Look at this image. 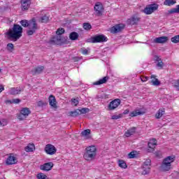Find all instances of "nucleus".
Masks as SVG:
<instances>
[{
	"label": "nucleus",
	"instance_id": "nucleus-1",
	"mask_svg": "<svg viewBox=\"0 0 179 179\" xmlns=\"http://www.w3.org/2000/svg\"><path fill=\"white\" fill-rule=\"evenodd\" d=\"M20 24L23 27H28V30L27 31V36H33L37 30H38V25H37V22L36 19L33 18L29 21L27 20H22L20 21Z\"/></svg>",
	"mask_w": 179,
	"mask_h": 179
},
{
	"label": "nucleus",
	"instance_id": "nucleus-2",
	"mask_svg": "<svg viewBox=\"0 0 179 179\" xmlns=\"http://www.w3.org/2000/svg\"><path fill=\"white\" fill-rule=\"evenodd\" d=\"M23 34V27L17 24H14L12 29L7 32L9 38H13L14 41H17Z\"/></svg>",
	"mask_w": 179,
	"mask_h": 179
},
{
	"label": "nucleus",
	"instance_id": "nucleus-3",
	"mask_svg": "<svg viewBox=\"0 0 179 179\" xmlns=\"http://www.w3.org/2000/svg\"><path fill=\"white\" fill-rule=\"evenodd\" d=\"M96 155L97 148H96V146L91 145L85 148L84 159L87 160V162H92V160H94Z\"/></svg>",
	"mask_w": 179,
	"mask_h": 179
},
{
	"label": "nucleus",
	"instance_id": "nucleus-4",
	"mask_svg": "<svg viewBox=\"0 0 179 179\" xmlns=\"http://www.w3.org/2000/svg\"><path fill=\"white\" fill-rule=\"evenodd\" d=\"M174 160H176V157L174 155L164 158L160 166L161 171H169V170L171 169V163H173Z\"/></svg>",
	"mask_w": 179,
	"mask_h": 179
},
{
	"label": "nucleus",
	"instance_id": "nucleus-5",
	"mask_svg": "<svg viewBox=\"0 0 179 179\" xmlns=\"http://www.w3.org/2000/svg\"><path fill=\"white\" fill-rule=\"evenodd\" d=\"M66 38H64L61 35H56L50 40L49 43L52 45L55 44L57 45H59L60 44H64L66 43Z\"/></svg>",
	"mask_w": 179,
	"mask_h": 179
},
{
	"label": "nucleus",
	"instance_id": "nucleus-6",
	"mask_svg": "<svg viewBox=\"0 0 179 179\" xmlns=\"http://www.w3.org/2000/svg\"><path fill=\"white\" fill-rule=\"evenodd\" d=\"M31 111L29 108H22L20 112V114L17 115V118L20 120V121H23V120H26L27 117H29Z\"/></svg>",
	"mask_w": 179,
	"mask_h": 179
},
{
	"label": "nucleus",
	"instance_id": "nucleus-7",
	"mask_svg": "<svg viewBox=\"0 0 179 179\" xmlns=\"http://www.w3.org/2000/svg\"><path fill=\"white\" fill-rule=\"evenodd\" d=\"M157 9H159V5L156 3H153V4L147 6L144 8L143 12L145 13V15H152V13H153V12H155V10H157Z\"/></svg>",
	"mask_w": 179,
	"mask_h": 179
},
{
	"label": "nucleus",
	"instance_id": "nucleus-8",
	"mask_svg": "<svg viewBox=\"0 0 179 179\" xmlns=\"http://www.w3.org/2000/svg\"><path fill=\"white\" fill-rule=\"evenodd\" d=\"M107 41V37L104 35H96L91 38L90 43H104Z\"/></svg>",
	"mask_w": 179,
	"mask_h": 179
},
{
	"label": "nucleus",
	"instance_id": "nucleus-9",
	"mask_svg": "<svg viewBox=\"0 0 179 179\" xmlns=\"http://www.w3.org/2000/svg\"><path fill=\"white\" fill-rule=\"evenodd\" d=\"M125 27V25L123 24H117L110 28V33L115 34L117 33H120L122 31Z\"/></svg>",
	"mask_w": 179,
	"mask_h": 179
},
{
	"label": "nucleus",
	"instance_id": "nucleus-10",
	"mask_svg": "<svg viewBox=\"0 0 179 179\" xmlns=\"http://www.w3.org/2000/svg\"><path fill=\"white\" fill-rule=\"evenodd\" d=\"M120 104H121V100L116 99L110 102L108 106V110H109V111H113V110H115Z\"/></svg>",
	"mask_w": 179,
	"mask_h": 179
},
{
	"label": "nucleus",
	"instance_id": "nucleus-11",
	"mask_svg": "<svg viewBox=\"0 0 179 179\" xmlns=\"http://www.w3.org/2000/svg\"><path fill=\"white\" fill-rule=\"evenodd\" d=\"M94 10H95L96 16H101L103 15V10H104L103 4L101 3H96L94 7Z\"/></svg>",
	"mask_w": 179,
	"mask_h": 179
},
{
	"label": "nucleus",
	"instance_id": "nucleus-12",
	"mask_svg": "<svg viewBox=\"0 0 179 179\" xmlns=\"http://www.w3.org/2000/svg\"><path fill=\"white\" fill-rule=\"evenodd\" d=\"M45 152L47 155H55V153H57V148H55V146L53 145L48 144L45 145Z\"/></svg>",
	"mask_w": 179,
	"mask_h": 179
},
{
	"label": "nucleus",
	"instance_id": "nucleus-13",
	"mask_svg": "<svg viewBox=\"0 0 179 179\" xmlns=\"http://www.w3.org/2000/svg\"><path fill=\"white\" fill-rule=\"evenodd\" d=\"M152 163V161L150 159H146L145 162H144V164L143 166V174L146 175L148 174L149 171H150V164Z\"/></svg>",
	"mask_w": 179,
	"mask_h": 179
},
{
	"label": "nucleus",
	"instance_id": "nucleus-14",
	"mask_svg": "<svg viewBox=\"0 0 179 179\" xmlns=\"http://www.w3.org/2000/svg\"><path fill=\"white\" fill-rule=\"evenodd\" d=\"M157 145V141L155 138H152L148 142V152L150 153L151 152H155V148H156V145Z\"/></svg>",
	"mask_w": 179,
	"mask_h": 179
},
{
	"label": "nucleus",
	"instance_id": "nucleus-15",
	"mask_svg": "<svg viewBox=\"0 0 179 179\" xmlns=\"http://www.w3.org/2000/svg\"><path fill=\"white\" fill-rule=\"evenodd\" d=\"M30 5H31V0H21L22 10H29Z\"/></svg>",
	"mask_w": 179,
	"mask_h": 179
},
{
	"label": "nucleus",
	"instance_id": "nucleus-16",
	"mask_svg": "<svg viewBox=\"0 0 179 179\" xmlns=\"http://www.w3.org/2000/svg\"><path fill=\"white\" fill-rule=\"evenodd\" d=\"M167 41H169V37L160 36L155 38L153 41V43H155L156 44H164V43H167Z\"/></svg>",
	"mask_w": 179,
	"mask_h": 179
},
{
	"label": "nucleus",
	"instance_id": "nucleus-17",
	"mask_svg": "<svg viewBox=\"0 0 179 179\" xmlns=\"http://www.w3.org/2000/svg\"><path fill=\"white\" fill-rule=\"evenodd\" d=\"M52 167H54V164L52 162L45 163L43 165H41V170H43V171H50L52 170Z\"/></svg>",
	"mask_w": 179,
	"mask_h": 179
},
{
	"label": "nucleus",
	"instance_id": "nucleus-18",
	"mask_svg": "<svg viewBox=\"0 0 179 179\" xmlns=\"http://www.w3.org/2000/svg\"><path fill=\"white\" fill-rule=\"evenodd\" d=\"M17 163V159L15 158V157L12 156L10 155L6 159V164L7 166H10L12 164H16Z\"/></svg>",
	"mask_w": 179,
	"mask_h": 179
},
{
	"label": "nucleus",
	"instance_id": "nucleus-19",
	"mask_svg": "<svg viewBox=\"0 0 179 179\" xmlns=\"http://www.w3.org/2000/svg\"><path fill=\"white\" fill-rule=\"evenodd\" d=\"M140 18L136 15H133L131 18L127 20V24H138Z\"/></svg>",
	"mask_w": 179,
	"mask_h": 179
},
{
	"label": "nucleus",
	"instance_id": "nucleus-20",
	"mask_svg": "<svg viewBox=\"0 0 179 179\" xmlns=\"http://www.w3.org/2000/svg\"><path fill=\"white\" fill-rule=\"evenodd\" d=\"M44 71L43 66H38L31 71L32 75H38Z\"/></svg>",
	"mask_w": 179,
	"mask_h": 179
},
{
	"label": "nucleus",
	"instance_id": "nucleus-21",
	"mask_svg": "<svg viewBox=\"0 0 179 179\" xmlns=\"http://www.w3.org/2000/svg\"><path fill=\"white\" fill-rule=\"evenodd\" d=\"M49 104L53 108H57V99H55V96L53 95L49 96Z\"/></svg>",
	"mask_w": 179,
	"mask_h": 179
},
{
	"label": "nucleus",
	"instance_id": "nucleus-22",
	"mask_svg": "<svg viewBox=\"0 0 179 179\" xmlns=\"http://www.w3.org/2000/svg\"><path fill=\"white\" fill-rule=\"evenodd\" d=\"M107 80H108V76H105L103 78L100 79L99 80L94 82L93 85H94V86H98L99 85H103L104 83H106Z\"/></svg>",
	"mask_w": 179,
	"mask_h": 179
},
{
	"label": "nucleus",
	"instance_id": "nucleus-23",
	"mask_svg": "<svg viewBox=\"0 0 179 179\" xmlns=\"http://www.w3.org/2000/svg\"><path fill=\"white\" fill-rule=\"evenodd\" d=\"M135 132H136V128L132 127L124 133V136H126L127 138H129V136L134 135Z\"/></svg>",
	"mask_w": 179,
	"mask_h": 179
},
{
	"label": "nucleus",
	"instance_id": "nucleus-24",
	"mask_svg": "<svg viewBox=\"0 0 179 179\" xmlns=\"http://www.w3.org/2000/svg\"><path fill=\"white\" fill-rule=\"evenodd\" d=\"M69 38H70V40L75 41L78 38H79V34H78V32L73 31L69 34Z\"/></svg>",
	"mask_w": 179,
	"mask_h": 179
},
{
	"label": "nucleus",
	"instance_id": "nucleus-25",
	"mask_svg": "<svg viewBox=\"0 0 179 179\" xmlns=\"http://www.w3.org/2000/svg\"><path fill=\"white\" fill-rule=\"evenodd\" d=\"M166 113V110H164V108L163 109H159L157 113H156L155 115V117L157 119V120H159V118L161 117H163V115H164V114Z\"/></svg>",
	"mask_w": 179,
	"mask_h": 179
},
{
	"label": "nucleus",
	"instance_id": "nucleus-26",
	"mask_svg": "<svg viewBox=\"0 0 179 179\" xmlns=\"http://www.w3.org/2000/svg\"><path fill=\"white\" fill-rule=\"evenodd\" d=\"M22 90L18 87H13L10 90V94L15 95V94H19Z\"/></svg>",
	"mask_w": 179,
	"mask_h": 179
},
{
	"label": "nucleus",
	"instance_id": "nucleus-27",
	"mask_svg": "<svg viewBox=\"0 0 179 179\" xmlns=\"http://www.w3.org/2000/svg\"><path fill=\"white\" fill-rule=\"evenodd\" d=\"M175 3H177L176 0H165L164 2V5L166 6H173Z\"/></svg>",
	"mask_w": 179,
	"mask_h": 179
},
{
	"label": "nucleus",
	"instance_id": "nucleus-28",
	"mask_svg": "<svg viewBox=\"0 0 179 179\" xmlns=\"http://www.w3.org/2000/svg\"><path fill=\"white\" fill-rule=\"evenodd\" d=\"M36 149L34 144H29L27 147H25V152H33Z\"/></svg>",
	"mask_w": 179,
	"mask_h": 179
},
{
	"label": "nucleus",
	"instance_id": "nucleus-29",
	"mask_svg": "<svg viewBox=\"0 0 179 179\" xmlns=\"http://www.w3.org/2000/svg\"><path fill=\"white\" fill-rule=\"evenodd\" d=\"M142 112L139 111V110H134L133 112L130 113V117H138V115H142Z\"/></svg>",
	"mask_w": 179,
	"mask_h": 179
},
{
	"label": "nucleus",
	"instance_id": "nucleus-30",
	"mask_svg": "<svg viewBox=\"0 0 179 179\" xmlns=\"http://www.w3.org/2000/svg\"><path fill=\"white\" fill-rule=\"evenodd\" d=\"M69 114V117H78V115H80L79 113V109H76L74 111H70Z\"/></svg>",
	"mask_w": 179,
	"mask_h": 179
},
{
	"label": "nucleus",
	"instance_id": "nucleus-31",
	"mask_svg": "<svg viewBox=\"0 0 179 179\" xmlns=\"http://www.w3.org/2000/svg\"><path fill=\"white\" fill-rule=\"evenodd\" d=\"M169 13H179V5L176 6V8H173L169 11Z\"/></svg>",
	"mask_w": 179,
	"mask_h": 179
},
{
	"label": "nucleus",
	"instance_id": "nucleus-32",
	"mask_svg": "<svg viewBox=\"0 0 179 179\" xmlns=\"http://www.w3.org/2000/svg\"><path fill=\"white\" fill-rule=\"evenodd\" d=\"M119 167H121V169H127V163H125V161L124 160H119Z\"/></svg>",
	"mask_w": 179,
	"mask_h": 179
},
{
	"label": "nucleus",
	"instance_id": "nucleus-33",
	"mask_svg": "<svg viewBox=\"0 0 179 179\" xmlns=\"http://www.w3.org/2000/svg\"><path fill=\"white\" fill-rule=\"evenodd\" d=\"M83 29L84 30H87V31L91 30L92 24H90V23H88V22H85L83 24Z\"/></svg>",
	"mask_w": 179,
	"mask_h": 179
},
{
	"label": "nucleus",
	"instance_id": "nucleus-34",
	"mask_svg": "<svg viewBox=\"0 0 179 179\" xmlns=\"http://www.w3.org/2000/svg\"><path fill=\"white\" fill-rule=\"evenodd\" d=\"M90 111V109L87 108H83L81 109H79V113L80 114H86L87 113H89Z\"/></svg>",
	"mask_w": 179,
	"mask_h": 179
},
{
	"label": "nucleus",
	"instance_id": "nucleus-35",
	"mask_svg": "<svg viewBox=\"0 0 179 179\" xmlns=\"http://www.w3.org/2000/svg\"><path fill=\"white\" fill-rule=\"evenodd\" d=\"M171 41H172L174 44H177V43H179V35L172 37L171 38Z\"/></svg>",
	"mask_w": 179,
	"mask_h": 179
},
{
	"label": "nucleus",
	"instance_id": "nucleus-36",
	"mask_svg": "<svg viewBox=\"0 0 179 179\" xmlns=\"http://www.w3.org/2000/svg\"><path fill=\"white\" fill-rule=\"evenodd\" d=\"M50 20V17L47 15H44L41 18V23H47Z\"/></svg>",
	"mask_w": 179,
	"mask_h": 179
},
{
	"label": "nucleus",
	"instance_id": "nucleus-37",
	"mask_svg": "<svg viewBox=\"0 0 179 179\" xmlns=\"http://www.w3.org/2000/svg\"><path fill=\"white\" fill-rule=\"evenodd\" d=\"M64 33H65V29L63 28H59L57 31H56V34L57 36H62V34H64Z\"/></svg>",
	"mask_w": 179,
	"mask_h": 179
},
{
	"label": "nucleus",
	"instance_id": "nucleus-38",
	"mask_svg": "<svg viewBox=\"0 0 179 179\" xmlns=\"http://www.w3.org/2000/svg\"><path fill=\"white\" fill-rule=\"evenodd\" d=\"M129 159H135L136 157V152L132 151L128 155Z\"/></svg>",
	"mask_w": 179,
	"mask_h": 179
},
{
	"label": "nucleus",
	"instance_id": "nucleus-39",
	"mask_svg": "<svg viewBox=\"0 0 179 179\" xmlns=\"http://www.w3.org/2000/svg\"><path fill=\"white\" fill-rule=\"evenodd\" d=\"M90 129H87L81 132V135L83 136H87V135H90Z\"/></svg>",
	"mask_w": 179,
	"mask_h": 179
},
{
	"label": "nucleus",
	"instance_id": "nucleus-40",
	"mask_svg": "<svg viewBox=\"0 0 179 179\" xmlns=\"http://www.w3.org/2000/svg\"><path fill=\"white\" fill-rule=\"evenodd\" d=\"M71 104H72V106H76L79 104V101L78 100V99H72Z\"/></svg>",
	"mask_w": 179,
	"mask_h": 179
},
{
	"label": "nucleus",
	"instance_id": "nucleus-41",
	"mask_svg": "<svg viewBox=\"0 0 179 179\" xmlns=\"http://www.w3.org/2000/svg\"><path fill=\"white\" fill-rule=\"evenodd\" d=\"M150 83H152L153 86L160 85V81H159V79L155 80V81H150Z\"/></svg>",
	"mask_w": 179,
	"mask_h": 179
},
{
	"label": "nucleus",
	"instance_id": "nucleus-42",
	"mask_svg": "<svg viewBox=\"0 0 179 179\" xmlns=\"http://www.w3.org/2000/svg\"><path fill=\"white\" fill-rule=\"evenodd\" d=\"M7 48H8V51H13V48H14L13 43L7 44Z\"/></svg>",
	"mask_w": 179,
	"mask_h": 179
},
{
	"label": "nucleus",
	"instance_id": "nucleus-43",
	"mask_svg": "<svg viewBox=\"0 0 179 179\" xmlns=\"http://www.w3.org/2000/svg\"><path fill=\"white\" fill-rule=\"evenodd\" d=\"M157 68H159V69H163V66H164L163 61L158 62L157 64Z\"/></svg>",
	"mask_w": 179,
	"mask_h": 179
},
{
	"label": "nucleus",
	"instance_id": "nucleus-44",
	"mask_svg": "<svg viewBox=\"0 0 179 179\" xmlns=\"http://www.w3.org/2000/svg\"><path fill=\"white\" fill-rule=\"evenodd\" d=\"M37 106L38 107H44V106H45V102L43 101H39L37 102Z\"/></svg>",
	"mask_w": 179,
	"mask_h": 179
},
{
	"label": "nucleus",
	"instance_id": "nucleus-45",
	"mask_svg": "<svg viewBox=\"0 0 179 179\" xmlns=\"http://www.w3.org/2000/svg\"><path fill=\"white\" fill-rule=\"evenodd\" d=\"M81 52L83 55H87V54H89V50L86 48H81Z\"/></svg>",
	"mask_w": 179,
	"mask_h": 179
},
{
	"label": "nucleus",
	"instance_id": "nucleus-46",
	"mask_svg": "<svg viewBox=\"0 0 179 179\" xmlns=\"http://www.w3.org/2000/svg\"><path fill=\"white\" fill-rule=\"evenodd\" d=\"M20 102V100L19 99H14L11 101V103H13L14 104H19Z\"/></svg>",
	"mask_w": 179,
	"mask_h": 179
},
{
	"label": "nucleus",
	"instance_id": "nucleus-47",
	"mask_svg": "<svg viewBox=\"0 0 179 179\" xmlns=\"http://www.w3.org/2000/svg\"><path fill=\"white\" fill-rule=\"evenodd\" d=\"M112 120H120L121 116L120 115H115L111 117Z\"/></svg>",
	"mask_w": 179,
	"mask_h": 179
},
{
	"label": "nucleus",
	"instance_id": "nucleus-48",
	"mask_svg": "<svg viewBox=\"0 0 179 179\" xmlns=\"http://www.w3.org/2000/svg\"><path fill=\"white\" fill-rule=\"evenodd\" d=\"M155 155L156 157H162V151H156Z\"/></svg>",
	"mask_w": 179,
	"mask_h": 179
},
{
	"label": "nucleus",
	"instance_id": "nucleus-49",
	"mask_svg": "<svg viewBox=\"0 0 179 179\" xmlns=\"http://www.w3.org/2000/svg\"><path fill=\"white\" fill-rule=\"evenodd\" d=\"M148 80H149V77H146V76L141 77L142 82H146Z\"/></svg>",
	"mask_w": 179,
	"mask_h": 179
},
{
	"label": "nucleus",
	"instance_id": "nucleus-50",
	"mask_svg": "<svg viewBox=\"0 0 179 179\" xmlns=\"http://www.w3.org/2000/svg\"><path fill=\"white\" fill-rule=\"evenodd\" d=\"M5 125H6L5 120L0 121V127H5Z\"/></svg>",
	"mask_w": 179,
	"mask_h": 179
},
{
	"label": "nucleus",
	"instance_id": "nucleus-51",
	"mask_svg": "<svg viewBox=\"0 0 179 179\" xmlns=\"http://www.w3.org/2000/svg\"><path fill=\"white\" fill-rule=\"evenodd\" d=\"M155 59L156 62H162V59L160 57H159L158 56H155Z\"/></svg>",
	"mask_w": 179,
	"mask_h": 179
},
{
	"label": "nucleus",
	"instance_id": "nucleus-52",
	"mask_svg": "<svg viewBox=\"0 0 179 179\" xmlns=\"http://www.w3.org/2000/svg\"><path fill=\"white\" fill-rule=\"evenodd\" d=\"M151 82H155V80H157V78H156V76H151Z\"/></svg>",
	"mask_w": 179,
	"mask_h": 179
},
{
	"label": "nucleus",
	"instance_id": "nucleus-53",
	"mask_svg": "<svg viewBox=\"0 0 179 179\" xmlns=\"http://www.w3.org/2000/svg\"><path fill=\"white\" fill-rule=\"evenodd\" d=\"M5 90V88L3 86H0V93H2Z\"/></svg>",
	"mask_w": 179,
	"mask_h": 179
},
{
	"label": "nucleus",
	"instance_id": "nucleus-54",
	"mask_svg": "<svg viewBox=\"0 0 179 179\" xmlns=\"http://www.w3.org/2000/svg\"><path fill=\"white\" fill-rule=\"evenodd\" d=\"M129 110L128 109H127L124 111V114H125V115L129 114Z\"/></svg>",
	"mask_w": 179,
	"mask_h": 179
},
{
	"label": "nucleus",
	"instance_id": "nucleus-55",
	"mask_svg": "<svg viewBox=\"0 0 179 179\" xmlns=\"http://www.w3.org/2000/svg\"><path fill=\"white\" fill-rule=\"evenodd\" d=\"M73 60H74V62H78V61H79V58L75 57V58L73 59Z\"/></svg>",
	"mask_w": 179,
	"mask_h": 179
},
{
	"label": "nucleus",
	"instance_id": "nucleus-56",
	"mask_svg": "<svg viewBox=\"0 0 179 179\" xmlns=\"http://www.w3.org/2000/svg\"><path fill=\"white\" fill-rule=\"evenodd\" d=\"M0 72H1V69H0Z\"/></svg>",
	"mask_w": 179,
	"mask_h": 179
}]
</instances>
